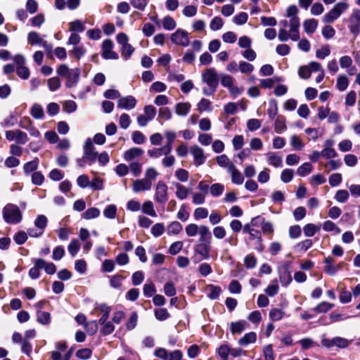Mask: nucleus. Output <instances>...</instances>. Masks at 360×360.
<instances>
[{"label":"nucleus","instance_id":"c03bdc74","mask_svg":"<svg viewBox=\"0 0 360 360\" xmlns=\"http://www.w3.org/2000/svg\"><path fill=\"white\" fill-rule=\"evenodd\" d=\"M79 248L80 243L77 239H72L68 247V252L72 257H75L77 254Z\"/></svg>","mask_w":360,"mask_h":360},{"label":"nucleus","instance_id":"052dcab7","mask_svg":"<svg viewBox=\"0 0 360 360\" xmlns=\"http://www.w3.org/2000/svg\"><path fill=\"white\" fill-rule=\"evenodd\" d=\"M330 53V47L328 45L323 46L321 49L316 51V56L319 59H324Z\"/></svg>","mask_w":360,"mask_h":360},{"label":"nucleus","instance_id":"f257e3e1","mask_svg":"<svg viewBox=\"0 0 360 360\" xmlns=\"http://www.w3.org/2000/svg\"><path fill=\"white\" fill-rule=\"evenodd\" d=\"M298 9L296 6H290L287 9V16L290 18V30L288 33L285 29H280L278 31V39L281 41H287L289 38L293 41H297L300 39V19L297 16Z\"/></svg>","mask_w":360,"mask_h":360},{"label":"nucleus","instance_id":"bf43d9fd","mask_svg":"<svg viewBox=\"0 0 360 360\" xmlns=\"http://www.w3.org/2000/svg\"><path fill=\"white\" fill-rule=\"evenodd\" d=\"M61 85L60 80L58 77H54L48 79V86L51 91H56Z\"/></svg>","mask_w":360,"mask_h":360},{"label":"nucleus","instance_id":"c85d7f7f","mask_svg":"<svg viewBox=\"0 0 360 360\" xmlns=\"http://www.w3.org/2000/svg\"><path fill=\"white\" fill-rule=\"evenodd\" d=\"M43 39L41 37L40 34L37 32H30L27 34V42L30 45H36L41 44Z\"/></svg>","mask_w":360,"mask_h":360},{"label":"nucleus","instance_id":"dca6fc26","mask_svg":"<svg viewBox=\"0 0 360 360\" xmlns=\"http://www.w3.org/2000/svg\"><path fill=\"white\" fill-rule=\"evenodd\" d=\"M205 292L207 293V296L211 300H217L219 298L221 289L218 285H207L205 288Z\"/></svg>","mask_w":360,"mask_h":360},{"label":"nucleus","instance_id":"1a4fd4ad","mask_svg":"<svg viewBox=\"0 0 360 360\" xmlns=\"http://www.w3.org/2000/svg\"><path fill=\"white\" fill-rule=\"evenodd\" d=\"M6 138L10 141H15L19 144H25L28 141L26 133L19 129L6 131Z\"/></svg>","mask_w":360,"mask_h":360},{"label":"nucleus","instance_id":"0eeeda50","mask_svg":"<svg viewBox=\"0 0 360 360\" xmlns=\"http://www.w3.org/2000/svg\"><path fill=\"white\" fill-rule=\"evenodd\" d=\"M98 153L95 151V147L90 138L85 141L84 146V155L83 158L85 159L89 165L94 162L97 158Z\"/></svg>","mask_w":360,"mask_h":360},{"label":"nucleus","instance_id":"13d9d810","mask_svg":"<svg viewBox=\"0 0 360 360\" xmlns=\"http://www.w3.org/2000/svg\"><path fill=\"white\" fill-rule=\"evenodd\" d=\"M244 264L248 269H254L257 264V258L252 254L248 255L244 259Z\"/></svg>","mask_w":360,"mask_h":360},{"label":"nucleus","instance_id":"bb28decb","mask_svg":"<svg viewBox=\"0 0 360 360\" xmlns=\"http://www.w3.org/2000/svg\"><path fill=\"white\" fill-rule=\"evenodd\" d=\"M170 153L171 152L166 150L165 146L158 148H154L148 150V154L149 156L153 158H158L162 155H167Z\"/></svg>","mask_w":360,"mask_h":360},{"label":"nucleus","instance_id":"4d7b16f0","mask_svg":"<svg viewBox=\"0 0 360 360\" xmlns=\"http://www.w3.org/2000/svg\"><path fill=\"white\" fill-rule=\"evenodd\" d=\"M312 170V165L309 162H305L297 169V173L301 176H304L309 174Z\"/></svg>","mask_w":360,"mask_h":360},{"label":"nucleus","instance_id":"09e8293b","mask_svg":"<svg viewBox=\"0 0 360 360\" xmlns=\"http://www.w3.org/2000/svg\"><path fill=\"white\" fill-rule=\"evenodd\" d=\"M117 207L115 205H109L103 210V215L108 219H114L117 214Z\"/></svg>","mask_w":360,"mask_h":360},{"label":"nucleus","instance_id":"b1692460","mask_svg":"<svg viewBox=\"0 0 360 360\" xmlns=\"http://www.w3.org/2000/svg\"><path fill=\"white\" fill-rule=\"evenodd\" d=\"M318 26V21L315 19L306 20L303 23L304 31L307 34H312L315 32Z\"/></svg>","mask_w":360,"mask_h":360},{"label":"nucleus","instance_id":"e2e57ef3","mask_svg":"<svg viewBox=\"0 0 360 360\" xmlns=\"http://www.w3.org/2000/svg\"><path fill=\"white\" fill-rule=\"evenodd\" d=\"M37 321L41 324H48L50 322V314L49 312L37 311Z\"/></svg>","mask_w":360,"mask_h":360},{"label":"nucleus","instance_id":"f3484780","mask_svg":"<svg viewBox=\"0 0 360 360\" xmlns=\"http://www.w3.org/2000/svg\"><path fill=\"white\" fill-rule=\"evenodd\" d=\"M143 154V150L140 148H131L126 150L124 153V158L127 161H130L136 158L140 157Z\"/></svg>","mask_w":360,"mask_h":360},{"label":"nucleus","instance_id":"58836bf2","mask_svg":"<svg viewBox=\"0 0 360 360\" xmlns=\"http://www.w3.org/2000/svg\"><path fill=\"white\" fill-rule=\"evenodd\" d=\"M278 284L276 280H274L271 282L269 286L265 289V292L270 297L275 296L278 292Z\"/></svg>","mask_w":360,"mask_h":360},{"label":"nucleus","instance_id":"37998d69","mask_svg":"<svg viewBox=\"0 0 360 360\" xmlns=\"http://www.w3.org/2000/svg\"><path fill=\"white\" fill-rule=\"evenodd\" d=\"M333 307V304H330L326 302H322L320 304H319L315 308H314L313 311L317 313H325L328 311Z\"/></svg>","mask_w":360,"mask_h":360},{"label":"nucleus","instance_id":"a878e982","mask_svg":"<svg viewBox=\"0 0 360 360\" xmlns=\"http://www.w3.org/2000/svg\"><path fill=\"white\" fill-rule=\"evenodd\" d=\"M287 129L285 124V118L279 115L276 117L274 122V130L276 133L281 134L282 131H285Z\"/></svg>","mask_w":360,"mask_h":360},{"label":"nucleus","instance_id":"9b49d317","mask_svg":"<svg viewBox=\"0 0 360 360\" xmlns=\"http://www.w3.org/2000/svg\"><path fill=\"white\" fill-rule=\"evenodd\" d=\"M80 76V70L79 68L71 69L68 75L66 76L65 86L67 88H72L75 86L79 80Z\"/></svg>","mask_w":360,"mask_h":360},{"label":"nucleus","instance_id":"9d476101","mask_svg":"<svg viewBox=\"0 0 360 360\" xmlns=\"http://www.w3.org/2000/svg\"><path fill=\"white\" fill-rule=\"evenodd\" d=\"M190 153L194 158V165L196 167H199L205 162L206 156L205 155L204 150L198 146H191Z\"/></svg>","mask_w":360,"mask_h":360},{"label":"nucleus","instance_id":"cd10ccee","mask_svg":"<svg viewBox=\"0 0 360 360\" xmlns=\"http://www.w3.org/2000/svg\"><path fill=\"white\" fill-rule=\"evenodd\" d=\"M247 324L245 321H239L236 322H232L231 323V331L233 334H240L242 333L245 326Z\"/></svg>","mask_w":360,"mask_h":360},{"label":"nucleus","instance_id":"423d86ee","mask_svg":"<svg viewBox=\"0 0 360 360\" xmlns=\"http://www.w3.org/2000/svg\"><path fill=\"white\" fill-rule=\"evenodd\" d=\"M114 44L111 39H105L101 46V56L104 59H114L117 60L119 58L118 54L115 52L112 49Z\"/></svg>","mask_w":360,"mask_h":360},{"label":"nucleus","instance_id":"c9c22d12","mask_svg":"<svg viewBox=\"0 0 360 360\" xmlns=\"http://www.w3.org/2000/svg\"><path fill=\"white\" fill-rule=\"evenodd\" d=\"M162 26L165 30H172L176 26V22L171 16L167 15L162 19Z\"/></svg>","mask_w":360,"mask_h":360},{"label":"nucleus","instance_id":"774afa93","mask_svg":"<svg viewBox=\"0 0 360 360\" xmlns=\"http://www.w3.org/2000/svg\"><path fill=\"white\" fill-rule=\"evenodd\" d=\"M230 354V348L226 345H221L218 349V354L222 360H228Z\"/></svg>","mask_w":360,"mask_h":360},{"label":"nucleus","instance_id":"6e6d98bb","mask_svg":"<svg viewBox=\"0 0 360 360\" xmlns=\"http://www.w3.org/2000/svg\"><path fill=\"white\" fill-rule=\"evenodd\" d=\"M323 229L326 231H335L337 233H340V229L332 221L328 220L323 222Z\"/></svg>","mask_w":360,"mask_h":360},{"label":"nucleus","instance_id":"f704fd0d","mask_svg":"<svg viewBox=\"0 0 360 360\" xmlns=\"http://www.w3.org/2000/svg\"><path fill=\"white\" fill-rule=\"evenodd\" d=\"M39 159L34 158L33 160L25 163L23 166V169L25 174H28L35 171L38 167Z\"/></svg>","mask_w":360,"mask_h":360},{"label":"nucleus","instance_id":"a18cd8bd","mask_svg":"<svg viewBox=\"0 0 360 360\" xmlns=\"http://www.w3.org/2000/svg\"><path fill=\"white\" fill-rule=\"evenodd\" d=\"M176 195L180 200L186 199L188 196V190L183 185L177 183L176 184Z\"/></svg>","mask_w":360,"mask_h":360},{"label":"nucleus","instance_id":"2f4dec72","mask_svg":"<svg viewBox=\"0 0 360 360\" xmlns=\"http://www.w3.org/2000/svg\"><path fill=\"white\" fill-rule=\"evenodd\" d=\"M349 85L348 78L343 75H340L337 78L336 86L340 91H345Z\"/></svg>","mask_w":360,"mask_h":360},{"label":"nucleus","instance_id":"79ce46f5","mask_svg":"<svg viewBox=\"0 0 360 360\" xmlns=\"http://www.w3.org/2000/svg\"><path fill=\"white\" fill-rule=\"evenodd\" d=\"M134 51V48L130 44H127L121 46V54L124 60H128Z\"/></svg>","mask_w":360,"mask_h":360},{"label":"nucleus","instance_id":"5701e85b","mask_svg":"<svg viewBox=\"0 0 360 360\" xmlns=\"http://www.w3.org/2000/svg\"><path fill=\"white\" fill-rule=\"evenodd\" d=\"M267 161L269 164L275 167H281L283 166L282 158L274 153H267Z\"/></svg>","mask_w":360,"mask_h":360},{"label":"nucleus","instance_id":"6e6552de","mask_svg":"<svg viewBox=\"0 0 360 360\" xmlns=\"http://www.w3.org/2000/svg\"><path fill=\"white\" fill-rule=\"evenodd\" d=\"M167 190V184L162 181H159L155 187V200L159 203L165 204L168 200Z\"/></svg>","mask_w":360,"mask_h":360},{"label":"nucleus","instance_id":"c756f323","mask_svg":"<svg viewBox=\"0 0 360 360\" xmlns=\"http://www.w3.org/2000/svg\"><path fill=\"white\" fill-rule=\"evenodd\" d=\"M69 30L82 32L85 30L84 24L80 20H75L68 23Z\"/></svg>","mask_w":360,"mask_h":360},{"label":"nucleus","instance_id":"20e7f679","mask_svg":"<svg viewBox=\"0 0 360 360\" xmlns=\"http://www.w3.org/2000/svg\"><path fill=\"white\" fill-rule=\"evenodd\" d=\"M349 6L347 3L345 2H339L337 3L333 8L327 13H326L323 18L322 20L325 23H333L335 20H336L339 17L347 11Z\"/></svg>","mask_w":360,"mask_h":360},{"label":"nucleus","instance_id":"aec40b11","mask_svg":"<svg viewBox=\"0 0 360 360\" xmlns=\"http://www.w3.org/2000/svg\"><path fill=\"white\" fill-rule=\"evenodd\" d=\"M198 233L200 235V241H201L202 243H210L212 235L207 226H199Z\"/></svg>","mask_w":360,"mask_h":360},{"label":"nucleus","instance_id":"a19ab883","mask_svg":"<svg viewBox=\"0 0 360 360\" xmlns=\"http://www.w3.org/2000/svg\"><path fill=\"white\" fill-rule=\"evenodd\" d=\"M213 108L212 106L211 102L206 98H202L198 104V110L199 112H211Z\"/></svg>","mask_w":360,"mask_h":360},{"label":"nucleus","instance_id":"f03ea898","mask_svg":"<svg viewBox=\"0 0 360 360\" xmlns=\"http://www.w3.org/2000/svg\"><path fill=\"white\" fill-rule=\"evenodd\" d=\"M2 214L4 219L8 224H19L22 219L20 208L13 204L6 205L2 210Z\"/></svg>","mask_w":360,"mask_h":360},{"label":"nucleus","instance_id":"de8ad7c7","mask_svg":"<svg viewBox=\"0 0 360 360\" xmlns=\"http://www.w3.org/2000/svg\"><path fill=\"white\" fill-rule=\"evenodd\" d=\"M159 173L153 167H148L145 172V179L153 184V181L156 179Z\"/></svg>","mask_w":360,"mask_h":360},{"label":"nucleus","instance_id":"4468645a","mask_svg":"<svg viewBox=\"0 0 360 360\" xmlns=\"http://www.w3.org/2000/svg\"><path fill=\"white\" fill-rule=\"evenodd\" d=\"M227 172L231 176V181L233 184L238 185L243 184L244 181V177L241 172L236 168V167L234 165H231Z\"/></svg>","mask_w":360,"mask_h":360},{"label":"nucleus","instance_id":"338daca9","mask_svg":"<svg viewBox=\"0 0 360 360\" xmlns=\"http://www.w3.org/2000/svg\"><path fill=\"white\" fill-rule=\"evenodd\" d=\"M175 176L180 181L186 182L188 179L189 174L187 170L180 168L176 170Z\"/></svg>","mask_w":360,"mask_h":360},{"label":"nucleus","instance_id":"49530a36","mask_svg":"<svg viewBox=\"0 0 360 360\" xmlns=\"http://www.w3.org/2000/svg\"><path fill=\"white\" fill-rule=\"evenodd\" d=\"M210 193L214 197H217L221 195L224 191V186L223 184L216 183L210 186Z\"/></svg>","mask_w":360,"mask_h":360},{"label":"nucleus","instance_id":"4c0bfd02","mask_svg":"<svg viewBox=\"0 0 360 360\" xmlns=\"http://www.w3.org/2000/svg\"><path fill=\"white\" fill-rule=\"evenodd\" d=\"M85 53L86 49L83 46H75L70 51V55L77 60H79Z\"/></svg>","mask_w":360,"mask_h":360},{"label":"nucleus","instance_id":"2eb2a0df","mask_svg":"<svg viewBox=\"0 0 360 360\" xmlns=\"http://www.w3.org/2000/svg\"><path fill=\"white\" fill-rule=\"evenodd\" d=\"M191 105L188 102L178 103L175 105V112L179 116L186 117L190 112Z\"/></svg>","mask_w":360,"mask_h":360},{"label":"nucleus","instance_id":"3c124183","mask_svg":"<svg viewBox=\"0 0 360 360\" xmlns=\"http://www.w3.org/2000/svg\"><path fill=\"white\" fill-rule=\"evenodd\" d=\"M217 162L221 167H226V170H229L231 165H234L233 162L229 161V159L226 155H221L217 157Z\"/></svg>","mask_w":360,"mask_h":360},{"label":"nucleus","instance_id":"72a5a7b5","mask_svg":"<svg viewBox=\"0 0 360 360\" xmlns=\"http://www.w3.org/2000/svg\"><path fill=\"white\" fill-rule=\"evenodd\" d=\"M319 230L320 226H316L314 224H307L303 228L304 233L307 237L313 236Z\"/></svg>","mask_w":360,"mask_h":360},{"label":"nucleus","instance_id":"e433bc0d","mask_svg":"<svg viewBox=\"0 0 360 360\" xmlns=\"http://www.w3.org/2000/svg\"><path fill=\"white\" fill-rule=\"evenodd\" d=\"M290 146L295 150H300L303 148L304 144L299 136L292 135L290 139Z\"/></svg>","mask_w":360,"mask_h":360},{"label":"nucleus","instance_id":"69168bd1","mask_svg":"<svg viewBox=\"0 0 360 360\" xmlns=\"http://www.w3.org/2000/svg\"><path fill=\"white\" fill-rule=\"evenodd\" d=\"M143 290L144 295L148 297H152L156 292L155 285L153 283L144 284Z\"/></svg>","mask_w":360,"mask_h":360},{"label":"nucleus","instance_id":"6ab92c4d","mask_svg":"<svg viewBox=\"0 0 360 360\" xmlns=\"http://www.w3.org/2000/svg\"><path fill=\"white\" fill-rule=\"evenodd\" d=\"M210 243H201L195 246L194 250L202 256L203 259H208L210 257Z\"/></svg>","mask_w":360,"mask_h":360},{"label":"nucleus","instance_id":"393cba45","mask_svg":"<svg viewBox=\"0 0 360 360\" xmlns=\"http://www.w3.org/2000/svg\"><path fill=\"white\" fill-rule=\"evenodd\" d=\"M31 115L37 120L43 119L44 117V109L42 106L38 103H34L30 110Z\"/></svg>","mask_w":360,"mask_h":360},{"label":"nucleus","instance_id":"412c9836","mask_svg":"<svg viewBox=\"0 0 360 360\" xmlns=\"http://www.w3.org/2000/svg\"><path fill=\"white\" fill-rule=\"evenodd\" d=\"M256 340V333L255 332H250L238 340V344L242 346H246L248 344L255 342Z\"/></svg>","mask_w":360,"mask_h":360},{"label":"nucleus","instance_id":"ddd939ff","mask_svg":"<svg viewBox=\"0 0 360 360\" xmlns=\"http://www.w3.org/2000/svg\"><path fill=\"white\" fill-rule=\"evenodd\" d=\"M152 188V183L146 180L144 178L141 179H136L133 183V191L135 193H139L141 191H149Z\"/></svg>","mask_w":360,"mask_h":360},{"label":"nucleus","instance_id":"7c9ffc66","mask_svg":"<svg viewBox=\"0 0 360 360\" xmlns=\"http://www.w3.org/2000/svg\"><path fill=\"white\" fill-rule=\"evenodd\" d=\"M47 223L48 219L43 214L38 215L34 221V226L39 229V231L41 230L43 232H44Z\"/></svg>","mask_w":360,"mask_h":360},{"label":"nucleus","instance_id":"39448f33","mask_svg":"<svg viewBox=\"0 0 360 360\" xmlns=\"http://www.w3.org/2000/svg\"><path fill=\"white\" fill-rule=\"evenodd\" d=\"M171 41L178 46L187 47L190 44L188 33L183 29H177L170 35Z\"/></svg>","mask_w":360,"mask_h":360},{"label":"nucleus","instance_id":"0e129e2a","mask_svg":"<svg viewBox=\"0 0 360 360\" xmlns=\"http://www.w3.org/2000/svg\"><path fill=\"white\" fill-rule=\"evenodd\" d=\"M155 316L160 321H164L169 316V314L166 309L159 308L155 310Z\"/></svg>","mask_w":360,"mask_h":360},{"label":"nucleus","instance_id":"a211bd4d","mask_svg":"<svg viewBox=\"0 0 360 360\" xmlns=\"http://www.w3.org/2000/svg\"><path fill=\"white\" fill-rule=\"evenodd\" d=\"M34 264V266L29 271V276L31 278L36 279L39 276V269L43 268L44 259H36Z\"/></svg>","mask_w":360,"mask_h":360},{"label":"nucleus","instance_id":"680f3d73","mask_svg":"<svg viewBox=\"0 0 360 360\" xmlns=\"http://www.w3.org/2000/svg\"><path fill=\"white\" fill-rule=\"evenodd\" d=\"M311 245H312V240L310 239H306L302 242L298 243L296 245L295 248L298 251L305 252L308 249H309L311 247Z\"/></svg>","mask_w":360,"mask_h":360},{"label":"nucleus","instance_id":"864d4df0","mask_svg":"<svg viewBox=\"0 0 360 360\" xmlns=\"http://www.w3.org/2000/svg\"><path fill=\"white\" fill-rule=\"evenodd\" d=\"M284 312L281 309L273 308L269 312V317L272 321H278L283 319Z\"/></svg>","mask_w":360,"mask_h":360},{"label":"nucleus","instance_id":"ea45409f","mask_svg":"<svg viewBox=\"0 0 360 360\" xmlns=\"http://www.w3.org/2000/svg\"><path fill=\"white\" fill-rule=\"evenodd\" d=\"M100 215V210L96 207H91L86 210L82 214L85 219H91L98 217Z\"/></svg>","mask_w":360,"mask_h":360},{"label":"nucleus","instance_id":"4be33fe9","mask_svg":"<svg viewBox=\"0 0 360 360\" xmlns=\"http://www.w3.org/2000/svg\"><path fill=\"white\" fill-rule=\"evenodd\" d=\"M250 238L249 239L250 240H257V243L258 245V246L256 248V249L261 252L264 250V245H262V235H261V233L256 230V229H253V231H252L251 233H250Z\"/></svg>","mask_w":360,"mask_h":360},{"label":"nucleus","instance_id":"f8f14e48","mask_svg":"<svg viewBox=\"0 0 360 360\" xmlns=\"http://www.w3.org/2000/svg\"><path fill=\"white\" fill-rule=\"evenodd\" d=\"M136 104V98L132 96L120 97L117 101V108L125 110L133 109Z\"/></svg>","mask_w":360,"mask_h":360},{"label":"nucleus","instance_id":"603ef678","mask_svg":"<svg viewBox=\"0 0 360 360\" xmlns=\"http://www.w3.org/2000/svg\"><path fill=\"white\" fill-rule=\"evenodd\" d=\"M238 70L244 74H250L254 70V66L245 61H240L238 64Z\"/></svg>","mask_w":360,"mask_h":360},{"label":"nucleus","instance_id":"473e14b6","mask_svg":"<svg viewBox=\"0 0 360 360\" xmlns=\"http://www.w3.org/2000/svg\"><path fill=\"white\" fill-rule=\"evenodd\" d=\"M165 137L167 140V144L164 146L165 147L166 150L172 152V144L176 139V134L172 131H165Z\"/></svg>","mask_w":360,"mask_h":360},{"label":"nucleus","instance_id":"8fccbe9b","mask_svg":"<svg viewBox=\"0 0 360 360\" xmlns=\"http://www.w3.org/2000/svg\"><path fill=\"white\" fill-rule=\"evenodd\" d=\"M142 211L151 217H156V212L154 210L153 203L151 201H146L143 204Z\"/></svg>","mask_w":360,"mask_h":360},{"label":"nucleus","instance_id":"7ed1b4c3","mask_svg":"<svg viewBox=\"0 0 360 360\" xmlns=\"http://www.w3.org/2000/svg\"><path fill=\"white\" fill-rule=\"evenodd\" d=\"M201 78L202 82L208 86L212 93H214L219 82V77L215 68H211L204 70L202 72Z\"/></svg>","mask_w":360,"mask_h":360},{"label":"nucleus","instance_id":"5fc2aeb1","mask_svg":"<svg viewBox=\"0 0 360 360\" xmlns=\"http://www.w3.org/2000/svg\"><path fill=\"white\" fill-rule=\"evenodd\" d=\"M13 240L18 245H22L27 240V233L20 231L14 235Z\"/></svg>","mask_w":360,"mask_h":360}]
</instances>
